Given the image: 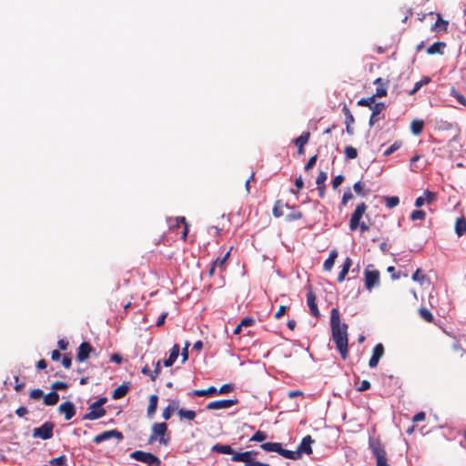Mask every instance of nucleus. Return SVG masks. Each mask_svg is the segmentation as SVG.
Segmentation results:
<instances>
[{
    "instance_id": "obj_54",
    "label": "nucleus",
    "mask_w": 466,
    "mask_h": 466,
    "mask_svg": "<svg viewBox=\"0 0 466 466\" xmlns=\"http://www.w3.org/2000/svg\"><path fill=\"white\" fill-rule=\"evenodd\" d=\"M352 198H353V195H352L350 189L346 190L343 194V197L341 199V204L345 206L348 203V201L350 200Z\"/></svg>"
},
{
    "instance_id": "obj_5",
    "label": "nucleus",
    "mask_w": 466,
    "mask_h": 466,
    "mask_svg": "<svg viewBox=\"0 0 466 466\" xmlns=\"http://www.w3.org/2000/svg\"><path fill=\"white\" fill-rule=\"evenodd\" d=\"M367 210V206L365 203H360L356 207L355 211L352 213L350 220V229L354 231L358 228L360 219L362 218L364 213Z\"/></svg>"
},
{
    "instance_id": "obj_40",
    "label": "nucleus",
    "mask_w": 466,
    "mask_h": 466,
    "mask_svg": "<svg viewBox=\"0 0 466 466\" xmlns=\"http://www.w3.org/2000/svg\"><path fill=\"white\" fill-rule=\"evenodd\" d=\"M384 200L386 203V207L388 208H392L396 207L397 205H399V203H400V199L398 197H385Z\"/></svg>"
},
{
    "instance_id": "obj_8",
    "label": "nucleus",
    "mask_w": 466,
    "mask_h": 466,
    "mask_svg": "<svg viewBox=\"0 0 466 466\" xmlns=\"http://www.w3.org/2000/svg\"><path fill=\"white\" fill-rule=\"evenodd\" d=\"M371 450L376 457L377 466H390L387 463L386 452L380 443L371 444Z\"/></svg>"
},
{
    "instance_id": "obj_17",
    "label": "nucleus",
    "mask_w": 466,
    "mask_h": 466,
    "mask_svg": "<svg viewBox=\"0 0 466 466\" xmlns=\"http://www.w3.org/2000/svg\"><path fill=\"white\" fill-rule=\"evenodd\" d=\"M385 109L384 103H376L371 106L372 114L370 118V126L375 125L379 120V115Z\"/></svg>"
},
{
    "instance_id": "obj_32",
    "label": "nucleus",
    "mask_w": 466,
    "mask_h": 466,
    "mask_svg": "<svg viewBox=\"0 0 466 466\" xmlns=\"http://www.w3.org/2000/svg\"><path fill=\"white\" fill-rule=\"evenodd\" d=\"M289 208V207L288 205H284L281 201L278 200L275 203L273 210H272L274 217L279 218V217L283 216V214H284L283 208Z\"/></svg>"
},
{
    "instance_id": "obj_51",
    "label": "nucleus",
    "mask_w": 466,
    "mask_h": 466,
    "mask_svg": "<svg viewBox=\"0 0 466 466\" xmlns=\"http://www.w3.org/2000/svg\"><path fill=\"white\" fill-rule=\"evenodd\" d=\"M228 257H229V251L227 252L222 258L216 259L213 267L222 268L224 266V264L226 263L227 259L228 258Z\"/></svg>"
},
{
    "instance_id": "obj_20",
    "label": "nucleus",
    "mask_w": 466,
    "mask_h": 466,
    "mask_svg": "<svg viewBox=\"0 0 466 466\" xmlns=\"http://www.w3.org/2000/svg\"><path fill=\"white\" fill-rule=\"evenodd\" d=\"M178 354H179V347L178 345H174L170 350V354H169V357L168 359H167L165 361H164V365L166 367H170L174 364V362L176 361V360L177 359L178 357Z\"/></svg>"
},
{
    "instance_id": "obj_53",
    "label": "nucleus",
    "mask_w": 466,
    "mask_h": 466,
    "mask_svg": "<svg viewBox=\"0 0 466 466\" xmlns=\"http://www.w3.org/2000/svg\"><path fill=\"white\" fill-rule=\"evenodd\" d=\"M452 349L454 351L458 352L461 358L466 353V350L462 349V347L461 346V344L458 341H455L453 343Z\"/></svg>"
},
{
    "instance_id": "obj_6",
    "label": "nucleus",
    "mask_w": 466,
    "mask_h": 466,
    "mask_svg": "<svg viewBox=\"0 0 466 466\" xmlns=\"http://www.w3.org/2000/svg\"><path fill=\"white\" fill-rule=\"evenodd\" d=\"M53 423L46 422L41 427L34 429L33 436L35 438H40L42 440H49L53 436Z\"/></svg>"
},
{
    "instance_id": "obj_41",
    "label": "nucleus",
    "mask_w": 466,
    "mask_h": 466,
    "mask_svg": "<svg viewBox=\"0 0 466 466\" xmlns=\"http://www.w3.org/2000/svg\"><path fill=\"white\" fill-rule=\"evenodd\" d=\"M177 408V403H173L168 405L164 410H163V418L165 420H168L171 417L172 412Z\"/></svg>"
},
{
    "instance_id": "obj_52",
    "label": "nucleus",
    "mask_w": 466,
    "mask_h": 466,
    "mask_svg": "<svg viewBox=\"0 0 466 466\" xmlns=\"http://www.w3.org/2000/svg\"><path fill=\"white\" fill-rule=\"evenodd\" d=\"M302 217L301 213L299 211H292L290 212L289 214H288L286 216V219L288 221H292V220H296V219H299Z\"/></svg>"
},
{
    "instance_id": "obj_49",
    "label": "nucleus",
    "mask_w": 466,
    "mask_h": 466,
    "mask_svg": "<svg viewBox=\"0 0 466 466\" xmlns=\"http://www.w3.org/2000/svg\"><path fill=\"white\" fill-rule=\"evenodd\" d=\"M326 179H327V173L324 171H320L317 177L316 183L318 186H325Z\"/></svg>"
},
{
    "instance_id": "obj_63",
    "label": "nucleus",
    "mask_w": 466,
    "mask_h": 466,
    "mask_svg": "<svg viewBox=\"0 0 466 466\" xmlns=\"http://www.w3.org/2000/svg\"><path fill=\"white\" fill-rule=\"evenodd\" d=\"M66 387H67L66 384L62 381H56L52 386L53 390H65Z\"/></svg>"
},
{
    "instance_id": "obj_13",
    "label": "nucleus",
    "mask_w": 466,
    "mask_h": 466,
    "mask_svg": "<svg viewBox=\"0 0 466 466\" xmlns=\"http://www.w3.org/2000/svg\"><path fill=\"white\" fill-rule=\"evenodd\" d=\"M58 410L60 413L65 414V419L66 420H71L76 413L75 405L70 401L60 404Z\"/></svg>"
},
{
    "instance_id": "obj_16",
    "label": "nucleus",
    "mask_w": 466,
    "mask_h": 466,
    "mask_svg": "<svg viewBox=\"0 0 466 466\" xmlns=\"http://www.w3.org/2000/svg\"><path fill=\"white\" fill-rule=\"evenodd\" d=\"M91 350H92V348L89 343H87V342L81 343L78 348L77 360L80 362L86 360L89 357Z\"/></svg>"
},
{
    "instance_id": "obj_19",
    "label": "nucleus",
    "mask_w": 466,
    "mask_h": 466,
    "mask_svg": "<svg viewBox=\"0 0 466 466\" xmlns=\"http://www.w3.org/2000/svg\"><path fill=\"white\" fill-rule=\"evenodd\" d=\"M374 85H376V93L374 94L375 97H383L387 96L386 84L383 79L379 77L374 81Z\"/></svg>"
},
{
    "instance_id": "obj_21",
    "label": "nucleus",
    "mask_w": 466,
    "mask_h": 466,
    "mask_svg": "<svg viewBox=\"0 0 466 466\" xmlns=\"http://www.w3.org/2000/svg\"><path fill=\"white\" fill-rule=\"evenodd\" d=\"M351 266H352V260H351V258H347L344 260V263H343V265H342L341 271H340V273H339V276H338V280H339V282H342V281L345 279V278H346L347 274L349 273V270H350V267H351Z\"/></svg>"
},
{
    "instance_id": "obj_62",
    "label": "nucleus",
    "mask_w": 466,
    "mask_h": 466,
    "mask_svg": "<svg viewBox=\"0 0 466 466\" xmlns=\"http://www.w3.org/2000/svg\"><path fill=\"white\" fill-rule=\"evenodd\" d=\"M160 371H161L160 361H157V362L156 363L155 370H154V372H153V373H154V375H151V380H156V378L159 375Z\"/></svg>"
},
{
    "instance_id": "obj_3",
    "label": "nucleus",
    "mask_w": 466,
    "mask_h": 466,
    "mask_svg": "<svg viewBox=\"0 0 466 466\" xmlns=\"http://www.w3.org/2000/svg\"><path fill=\"white\" fill-rule=\"evenodd\" d=\"M106 402V399L102 398L92 403L89 407V411L83 416L84 420H96L102 418L106 414L105 409L102 405Z\"/></svg>"
},
{
    "instance_id": "obj_44",
    "label": "nucleus",
    "mask_w": 466,
    "mask_h": 466,
    "mask_svg": "<svg viewBox=\"0 0 466 466\" xmlns=\"http://www.w3.org/2000/svg\"><path fill=\"white\" fill-rule=\"evenodd\" d=\"M451 95L452 96H454L460 104L466 106V98L461 93H459L456 89L452 88L451 90Z\"/></svg>"
},
{
    "instance_id": "obj_29",
    "label": "nucleus",
    "mask_w": 466,
    "mask_h": 466,
    "mask_svg": "<svg viewBox=\"0 0 466 466\" xmlns=\"http://www.w3.org/2000/svg\"><path fill=\"white\" fill-rule=\"evenodd\" d=\"M58 400L59 395L56 391H53L44 397V403L48 406L55 405L58 402Z\"/></svg>"
},
{
    "instance_id": "obj_24",
    "label": "nucleus",
    "mask_w": 466,
    "mask_h": 466,
    "mask_svg": "<svg viewBox=\"0 0 466 466\" xmlns=\"http://www.w3.org/2000/svg\"><path fill=\"white\" fill-rule=\"evenodd\" d=\"M455 232L458 237H461L466 232V220L463 218H458L456 219Z\"/></svg>"
},
{
    "instance_id": "obj_23",
    "label": "nucleus",
    "mask_w": 466,
    "mask_h": 466,
    "mask_svg": "<svg viewBox=\"0 0 466 466\" xmlns=\"http://www.w3.org/2000/svg\"><path fill=\"white\" fill-rule=\"evenodd\" d=\"M338 257V252L336 250H332L330 253H329V258L325 260L324 264H323V268L326 271H330L331 268H333L334 266V263H335V260Z\"/></svg>"
},
{
    "instance_id": "obj_45",
    "label": "nucleus",
    "mask_w": 466,
    "mask_h": 466,
    "mask_svg": "<svg viewBox=\"0 0 466 466\" xmlns=\"http://www.w3.org/2000/svg\"><path fill=\"white\" fill-rule=\"evenodd\" d=\"M345 154H346L347 157L350 159H354L358 156L357 149L351 146H347L345 147Z\"/></svg>"
},
{
    "instance_id": "obj_14",
    "label": "nucleus",
    "mask_w": 466,
    "mask_h": 466,
    "mask_svg": "<svg viewBox=\"0 0 466 466\" xmlns=\"http://www.w3.org/2000/svg\"><path fill=\"white\" fill-rule=\"evenodd\" d=\"M435 200H436V194L431 191L426 190L424 192L423 196L419 197L416 199L415 206L417 208H420L421 206L424 205V203L431 204Z\"/></svg>"
},
{
    "instance_id": "obj_31",
    "label": "nucleus",
    "mask_w": 466,
    "mask_h": 466,
    "mask_svg": "<svg viewBox=\"0 0 466 466\" xmlns=\"http://www.w3.org/2000/svg\"><path fill=\"white\" fill-rule=\"evenodd\" d=\"M423 126L424 123L422 120H413L410 124L411 132L416 136L420 135L423 130Z\"/></svg>"
},
{
    "instance_id": "obj_37",
    "label": "nucleus",
    "mask_w": 466,
    "mask_h": 466,
    "mask_svg": "<svg viewBox=\"0 0 466 466\" xmlns=\"http://www.w3.org/2000/svg\"><path fill=\"white\" fill-rule=\"evenodd\" d=\"M353 189L358 195L363 197L368 195V190L365 189V184L362 183L361 181L356 182L353 186Z\"/></svg>"
},
{
    "instance_id": "obj_26",
    "label": "nucleus",
    "mask_w": 466,
    "mask_h": 466,
    "mask_svg": "<svg viewBox=\"0 0 466 466\" xmlns=\"http://www.w3.org/2000/svg\"><path fill=\"white\" fill-rule=\"evenodd\" d=\"M211 450L220 454H234L229 445L215 444Z\"/></svg>"
},
{
    "instance_id": "obj_18",
    "label": "nucleus",
    "mask_w": 466,
    "mask_h": 466,
    "mask_svg": "<svg viewBox=\"0 0 466 466\" xmlns=\"http://www.w3.org/2000/svg\"><path fill=\"white\" fill-rule=\"evenodd\" d=\"M307 303L313 316L319 317V311L316 304V297L312 291H309L307 294Z\"/></svg>"
},
{
    "instance_id": "obj_1",
    "label": "nucleus",
    "mask_w": 466,
    "mask_h": 466,
    "mask_svg": "<svg viewBox=\"0 0 466 466\" xmlns=\"http://www.w3.org/2000/svg\"><path fill=\"white\" fill-rule=\"evenodd\" d=\"M330 326L332 330V339L342 359L345 360L348 356V326L345 323L340 322L338 309H331Z\"/></svg>"
},
{
    "instance_id": "obj_47",
    "label": "nucleus",
    "mask_w": 466,
    "mask_h": 466,
    "mask_svg": "<svg viewBox=\"0 0 466 466\" xmlns=\"http://www.w3.org/2000/svg\"><path fill=\"white\" fill-rule=\"evenodd\" d=\"M426 217V213L422 210H414L411 215H410V218L412 220H422L424 219Z\"/></svg>"
},
{
    "instance_id": "obj_42",
    "label": "nucleus",
    "mask_w": 466,
    "mask_h": 466,
    "mask_svg": "<svg viewBox=\"0 0 466 466\" xmlns=\"http://www.w3.org/2000/svg\"><path fill=\"white\" fill-rule=\"evenodd\" d=\"M412 279L423 285V283L427 280L425 275L421 272L420 269H417L415 273L412 275Z\"/></svg>"
},
{
    "instance_id": "obj_27",
    "label": "nucleus",
    "mask_w": 466,
    "mask_h": 466,
    "mask_svg": "<svg viewBox=\"0 0 466 466\" xmlns=\"http://www.w3.org/2000/svg\"><path fill=\"white\" fill-rule=\"evenodd\" d=\"M445 46V43L442 42L434 43L427 49V53L430 55L441 54Z\"/></svg>"
},
{
    "instance_id": "obj_61",
    "label": "nucleus",
    "mask_w": 466,
    "mask_h": 466,
    "mask_svg": "<svg viewBox=\"0 0 466 466\" xmlns=\"http://www.w3.org/2000/svg\"><path fill=\"white\" fill-rule=\"evenodd\" d=\"M287 307L286 306H280L278 309V311L275 313V319H279L286 312Z\"/></svg>"
},
{
    "instance_id": "obj_59",
    "label": "nucleus",
    "mask_w": 466,
    "mask_h": 466,
    "mask_svg": "<svg viewBox=\"0 0 466 466\" xmlns=\"http://www.w3.org/2000/svg\"><path fill=\"white\" fill-rule=\"evenodd\" d=\"M316 161H317V156H313V157H311L309 159V161H308V163L306 164V166H305V170H309V169H311V168L315 166Z\"/></svg>"
},
{
    "instance_id": "obj_57",
    "label": "nucleus",
    "mask_w": 466,
    "mask_h": 466,
    "mask_svg": "<svg viewBox=\"0 0 466 466\" xmlns=\"http://www.w3.org/2000/svg\"><path fill=\"white\" fill-rule=\"evenodd\" d=\"M343 111L345 112L346 115V124L350 125L351 123H353L354 117L351 115L350 111L346 106L343 108Z\"/></svg>"
},
{
    "instance_id": "obj_22",
    "label": "nucleus",
    "mask_w": 466,
    "mask_h": 466,
    "mask_svg": "<svg viewBox=\"0 0 466 466\" xmlns=\"http://www.w3.org/2000/svg\"><path fill=\"white\" fill-rule=\"evenodd\" d=\"M217 393H218V390L214 386H211V387L208 388L207 390H194L190 392V395L202 397V396H212Z\"/></svg>"
},
{
    "instance_id": "obj_38",
    "label": "nucleus",
    "mask_w": 466,
    "mask_h": 466,
    "mask_svg": "<svg viewBox=\"0 0 466 466\" xmlns=\"http://www.w3.org/2000/svg\"><path fill=\"white\" fill-rule=\"evenodd\" d=\"M420 316L427 322H432L433 321V315L431 313V311L425 308H420L419 309Z\"/></svg>"
},
{
    "instance_id": "obj_48",
    "label": "nucleus",
    "mask_w": 466,
    "mask_h": 466,
    "mask_svg": "<svg viewBox=\"0 0 466 466\" xmlns=\"http://www.w3.org/2000/svg\"><path fill=\"white\" fill-rule=\"evenodd\" d=\"M267 439V434L263 431H257L251 438V441H263Z\"/></svg>"
},
{
    "instance_id": "obj_2",
    "label": "nucleus",
    "mask_w": 466,
    "mask_h": 466,
    "mask_svg": "<svg viewBox=\"0 0 466 466\" xmlns=\"http://www.w3.org/2000/svg\"><path fill=\"white\" fill-rule=\"evenodd\" d=\"M167 426L164 422L155 423L152 426L151 434L148 439L149 443L158 441L159 444L167 445L169 437L167 433Z\"/></svg>"
},
{
    "instance_id": "obj_4",
    "label": "nucleus",
    "mask_w": 466,
    "mask_h": 466,
    "mask_svg": "<svg viewBox=\"0 0 466 466\" xmlns=\"http://www.w3.org/2000/svg\"><path fill=\"white\" fill-rule=\"evenodd\" d=\"M130 457L136 461L144 462L149 466H159L161 461L158 457L150 452L136 451L130 454Z\"/></svg>"
},
{
    "instance_id": "obj_60",
    "label": "nucleus",
    "mask_w": 466,
    "mask_h": 466,
    "mask_svg": "<svg viewBox=\"0 0 466 466\" xmlns=\"http://www.w3.org/2000/svg\"><path fill=\"white\" fill-rule=\"evenodd\" d=\"M343 180H344L343 176H341V175L337 176V177L333 179V181H332V186H333V187H334V188H337L339 186H340V185H341V183L343 182Z\"/></svg>"
},
{
    "instance_id": "obj_64",
    "label": "nucleus",
    "mask_w": 466,
    "mask_h": 466,
    "mask_svg": "<svg viewBox=\"0 0 466 466\" xmlns=\"http://www.w3.org/2000/svg\"><path fill=\"white\" fill-rule=\"evenodd\" d=\"M253 323H254V319H253L246 318V319H243L240 321V326H242V327H248V326H251Z\"/></svg>"
},
{
    "instance_id": "obj_34",
    "label": "nucleus",
    "mask_w": 466,
    "mask_h": 466,
    "mask_svg": "<svg viewBox=\"0 0 466 466\" xmlns=\"http://www.w3.org/2000/svg\"><path fill=\"white\" fill-rule=\"evenodd\" d=\"M280 443L279 442H266L261 445V448L268 452H277L279 450Z\"/></svg>"
},
{
    "instance_id": "obj_15",
    "label": "nucleus",
    "mask_w": 466,
    "mask_h": 466,
    "mask_svg": "<svg viewBox=\"0 0 466 466\" xmlns=\"http://www.w3.org/2000/svg\"><path fill=\"white\" fill-rule=\"evenodd\" d=\"M313 441H314L312 440V438L309 435L304 437L296 451H299V456L302 453L311 454L312 453L311 444L313 443Z\"/></svg>"
},
{
    "instance_id": "obj_50",
    "label": "nucleus",
    "mask_w": 466,
    "mask_h": 466,
    "mask_svg": "<svg viewBox=\"0 0 466 466\" xmlns=\"http://www.w3.org/2000/svg\"><path fill=\"white\" fill-rule=\"evenodd\" d=\"M401 146V143L400 142H394L385 152H384V155L385 156H390V154H392L394 151H396L397 149H399Z\"/></svg>"
},
{
    "instance_id": "obj_35",
    "label": "nucleus",
    "mask_w": 466,
    "mask_h": 466,
    "mask_svg": "<svg viewBox=\"0 0 466 466\" xmlns=\"http://www.w3.org/2000/svg\"><path fill=\"white\" fill-rule=\"evenodd\" d=\"M127 386H119L114 390L112 397L115 400L121 399L127 394Z\"/></svg>"
},
{
    "instance_id": "obj_55",
    "label": "nucleus",
    "mask_w": 466,
    "mask_h": 466,
    "mask_svg": "<svg viewBox=\"0 0 466 466\" xmlns=\"http://www.w3.org/2000/svg\"><path fill=\"white\" fill-rule=\"evenodd\" d=\"M43 395H44L43 390H41L39 389L33 390L30 392V398H32L34 400H39L43 397Z\"/></svg>"
},
{
    "instance_id": "obj_58",
    "label": "nucleus",
    "mask_w": 466,
    "mask_h": 466,
    "mask_svg": "<svg viewBox=\"0 0 466 466\" xmlns=\"http://www.w3.org/2000/svg\"><path fill=\"white\" fill-rule=\"evenodd\" d=\"M233 390V386L231 384H224L220 389L218 390V393L219 394H226Z\"/></svg>"
},
{
    "instance_id": "obj_43",
    "label": "nucleus",
    "mask_w": 466,
    "mask_h": 466,
    "mask_svg": "<svg viewBox=\"0 0 466 466\" xmlns=\"http://www.w3.org/2000/svg\"><path fill=\"white\" fill-rule=\"evenodd\" d=\"M429 82H430V78L424 77L422 80L415 83L413 89L411 91H410V95H414L417 91H419L421 88V86L428 84Z\"/></svg>"
},
{
    "instance_id": "obj_12",
    "label": "nucleus",
    "mask_w": 466,
    "mask_h": 466,
    "mask_svg": "<svg viewBox=\"0 0 466 466\" xmlns=\"http://www.w3.org/2000/svg\"><path fill=\"white\" fill-rule=\"evenodd\" d=\"M384 354V348H383V345L381 343H379L377 344L374 349H373V352H372V356L369 361V366L370 368H375L380 358L383 356Z\"/></svg>"
},
{
    "instance_id": "obj_10",
    "label": "nucleus",
    "mask_w": 466,
    "mask_h": 466,
    "mask_svg": "<svg viewBox=\"0 0 466 466\" xmlns=\"http://www.w3.org/2000/svg\"><path fill=\"white\" fill-rule=\"evenodd\" d=\"M237 400H221L211 401L207 405L208 410H225L237 404Z\"/></svg>"
},
{
    "instance_id": "obj_33",
    "label": "nucleus",
    "mask_w": 466,
    "mask_h": 466,
    "mask_svg": "<svg viewBox=\"0 0 466 466\" xmlns=\"http://www.w3.org/2000/svg\"><path fill=\"white\" fill-rule=\"evenodd\" d=\"M177 414L181 419L188 420H193L196 418V412L191 410L180 409L178 410Z\"/></svg>"
},
{
    "instance_id": "obj_46",
    "label": "nucleus",
    "mask_w": 466,
    "mask_h": 466,
    "mask_svg": "<svg viewBox=\"0 0 466 466\" xmlns=\"http://www.w3.org/2000/svg\"><path fill=\"white\" fill-rule=\"evenodd\" d=\"M66 458L65 455L52 459L49 463L53 466H63L66 464Z\"/></svg>"
},
{
    "instance_id": "obj_28",
    "label": "nucleus",
    "mask_w": 466,
    "mask_h": 466,
    "mask_svg": "<svg viewBox=\"0 0 466 466\" xmlns=\"http://www.w3.org/2000/svg\"><path fill=\"white\" fill-rule=\"evenodd\" d=\"M158 398L157 395H151L147 407V415L151 417L157 410Z\"/></svg>"
},
{
    "instance_id": "obj_7",
    "label": "nucleus",
    "mask_w": 466,
    "mask_h": 466,
    "mask_svg": "<svg viewBox=\"0 0 466 466\" xmlns=\"http://www.w3.org/2000/svg\"><path fill=\"white\" fill-rule=\"evenodd\" d=\"M365 287L368 290H371L380 284V272L375 269L367 268L364 272Z\"/></svg>"
},
{
    "instance_id": "obj_9",
    "label": "nucleus",
    "mask_w": 466,
    "mask_h": 466,
    "mask_svg": "<svg viewBox=\"0 0 466 466\" xmlns=\"http://www.w3.org/2000/svg\"><path fill=\"white\" fill-rule=\"evenodd\" d=\"M111 438H116L117 440L121 441L123 439V434L116 430L104 431L94 438V442L101 443Z\"/></svg>"
},
{
    "instance_id": "obj_11",
    "label": "nucleus",
    "mask_w": 466,
    "mask_h": 466,
    "mask_svg": "<svg viewBox=\"0 0 466 466\" xmlns=\"http://www.w3.org/2000/svg\"><path fill=\"white\" fill-rule=\"evenodd\" d=\"M255 456L256 452L253 451L237 452L233 454L232 461H241L244 462L246 466H248L253 462Z\"/></svg>"
},
{
    "instance_id": "obj_56",
    "label": "nucleus",
    "mask_w": 466,
    "mask_h": 466,
    "mask_svg": "<svg viewBox=\"0 0 466 466\" xmlns=\"http://www.w3.org/2000/svg\"><path fill=\"white\" fill-rule=\"evenodd\" d=\"M190 346V343L187 341L185 343V347L182 350V362H185L188 359V347Z\"/></svg>"
},
{
    "instance_id": "obj_39",
    "label": "nucleus",
    "mask_w": 466,
    "mask_h": 466,
    "mask_svg": "<svg viewBox=\"0 0 466 466\" xmlns=\"http://www.w3.org/2000/svg\"><path fill=\"white\" fill-rule=\"evenodd\" d=\"M376 103L374 95L370 97L361 98L360 100L358 101L359 106H369L370 109L371 106H373Z\"/></svg>"
},
{
    "instance_id": "obj_25",
    "label": "nucleus",
    "mask_w": 466,
    "mask_h": 466,
    "mask_svg": "<svg viewBox=\"0 0 466 466\" xmlns=\"http://www.w3.org/2000/svg\"><path fill=\"white\" fill-rule=\"evenodd\" d=\"M278 453L287 459L297 460L299 458V451L282 449L281 445L279 446Z\"/></svg>"
},
{
    "instance_id": "obj_30",
    "label": "nucleus",
    "mask_w": 466,
    "mask_h": 466,
    "mask_svg": "<svg viewBox=\"0 0 466 466\" xmlns=\"http://www.w3.org/2000/svg\"><path fill=\"white\" fill-rule=\"evenodd\" d=\"M447 25H448V21L443 20L441 18V15H438L437 22L434 24V25L431 27V29L435 30V31L446 32L447 31Z\"/></svg>"
},
{
    "instance_id": "obj_36",
    "label": "nucleus",
    "mask_w": 466,
    "mask_h": 466,
    "mask_svg": "<svg viewBox=\"0 0 466 466\" xmlns=\"http://www.w3.org/2000/svg\"><path fill=\"white\" fill-rule=\"evenodd\" d=\"M309 138V133L304 132L296 139L295 143L299 147L303 148L304 146L308 143Z\"/></svg>"
}]
</instances>
